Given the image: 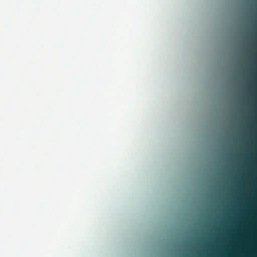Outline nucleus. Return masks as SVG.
<instances>
[{"instance_id": "nucleus-1", "label": "nucleus", "mask_w": 257, "mask_h": 257, "mask_svg": "<svg viewBox=\"0 0 257 257\" xmlns=\"http://www.w3.org/2000/svg\"><path fill=\"white\" fill-rule=\"evenodd\" d=\"M250 257H257V255H250Z\"/></svg>"}]
</instances>
